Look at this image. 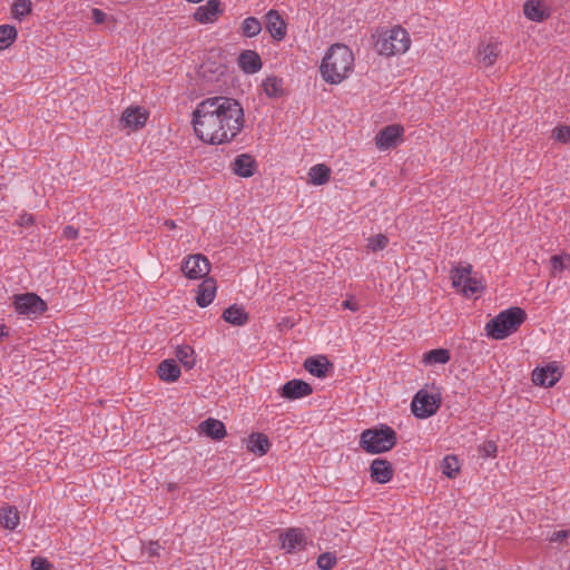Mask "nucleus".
I'll return each mask as SVG.
<instances>
[{"label":"nucleus","mask_w":570,"mask_h":570,"mask_svg":"<svg viewBox=\"0 0 570 570\" xmlns=\"http://www.w3.org/2000/svg\"><path fill=\"white\" fill-rule=\"evenodd\" d=\"M223 13L219 0H208L194 12V19L199 23H213Z\"/></svg>","instance_id":"obj_15"},{"label":"nucleus","mask_w":570,"mask_h":570,"mask_svg":"<svg viewBox=\"0 0 570 570\" xmlns=\"http://www.w3.org/2000/svg\"><path fill=\"white\" fill-rule=\"evenodd\" d=\"M523 12L528 19L537 22L546 20L550 14L544 2L541 0H527L523 6Z\"/></svg>","instance_id":"obj_18"},{"label":"nucleus","mask_w":570,"mask_h":570,"mask_svg":"<svg viewBox=\"0 0 570 570\" xmlns=\"http://www.w3.org/2000/svg\"><path fill=\"white\" fill-rule=\"evenodd\" d=\"M501 53V46L498 42H490L479 48V61L484 67H491Z\"/></svg>","instance_id":"obj_23"},{"label":"nucleus","mask_w":570,"mask_h":570,"mask_svg":"<svg viewBox=\"0 0 570 570\" xmlns=\"http://www.w3.org/2000/svg\"><path fill=\"white\" fill-rule=\"evenodd\" d=\"M279 541L282 548L287 553H295L305 549L307 539L303 530L298 528H291L279 534Z\"/></svg>","instance_id":"obj_10"},{"label":"nucleus","mask_w":570,"mask_h":570,"mask_svg":"<svg viewBox=\"0 0 570 570\" xmlns=\"http://www.w3.org/2000/svg\"><path fill=\"white\" fill-rule=\"evenodd\" d=\"M238 66L245 73H256L262 67V59L254 50H244L238 57Z\"/></svg>","instance_id":"obj_17"},{"label":"nucleus","mask_w":570,"mask_h":570,"mask_svg":"<svg viewBox=\"0 0 570 570\" xmlns=\"http://www.w3.org/2000/svg\"><path fill=\"white\" fill-rule=\"evenodd\" d=\"M17 312L20 314H39L46 311V303L36 294L18 295L14 301Z\"/></svg>","instance_id":"obj_11"},{"label":"nucleus","mask_w":570,"mask_h":570,"mask_svg":"<svg viewBox=\"0 0 570 570\" xmlns=\"http://www.w3.org/2000/svg\"><path fill=\"white\" fill-rule=\"evenodd\" d=\"M91 18L95 21V23L101 24L106 21L107 14L102 10L95 8L91 11Z\"/></svg>","instance_id":"obj_45"},{"label":"nucleus","mask_w":570,"mask_h":570,"mask_svg":"<svg viewBox=\"0 0 570 570\" xmlns=\"http://www.w3.org/2000/svg\"><path fill=\"white\" fill-rule=\"evenodd\" d=\"M63 236L67 239H76L78 237V229H76L73 226H66L63 228Z\"/></svg>","instance_id":"obj_46"},{"label":"nucleus","mask_w":570,"mask_h":570,"mask_svg":"<svg viewBox=\"0 0 570 570\" xmlns=\"http://www.w3.org/2000/svg\"><path fill=\"white\" fill-rule=\"evenodd\" d=\"M233 170L237 176L252 177L256 170V161L250 155L242 154L235 158Z\"/></svg>","instance_id":"obj_19"},{"label":"nucleus","mask_w":570,"mask_h":570,"mask_svg":"<svg viewBox=\"0 0 570 570\" xmlns=\"http://www.w3.org/2000/svg\"><path fill=\"white\" fill-rule=\"evenodd\" d=\"M554 137L561 142H570V126H563L553 130Z\"/></svg>","instance_id":"obj_43"},{"label":"nucleus","mask_w":570,"mask_h":570,"mask_svg":"<svg viewBox=\"0 0 570 570\" xmlns=\"http://www.w3.org/2000/svg\"><path fill=\"white\" fill-rule=\"evenodd\" d=\"M569 532L564 530L556 531L550 538L551 542H561L568 537Z\"/></svg>","instance_id":"obj_47"},{"label":"nucleus","mask_w":570,"mask_h":570,"mask_svg":"<svg viewBox=\"0 0 570 570\" xmlns=\"http://www.w3.org/2000/svg\"><path fill=\"white\" fill-rule=\"evenodd\" d=\"M223 320L234 326L245 325L248 321V314L245 312L244 307L233 304L227 307L222 315Z\"/></svg>","instance_id":"obj_24"},{"label":"nucleus","mask_w":570,"mask_h":570,"mask_svg":"<svg viewBox=\"0 0 570 570\" xmlns=\"http://www.w3.org/2000/svg\"><path fill=\"white\" fill-rule=\"evenodd\" d=\"M392 464L384 459H375L370 466L371 478L377 483H387L393 476Z\"/></svg>","instance_id":"obj_16"},{"label":"nucleus","mask_w":570,"mask_h":570,"mask_svg":"<svg viewBox=\"0 0 570 570\" xmlns=\"http://www.w3.org/2000/svg\"><path fill=\"white\" fill-rule=\"evenodd\" d=\"M525 318L527 314L522 308L510 307L487 323V334L493 340H503L517 332Z\"/></svg>","instance_id":"obj_3"},{"label":"nucleus","mask_w":570,"mask_h":570,"mask_svg":"<svg viewBox=\"0 0 570 570\" xmlns=\"http://www.w3.org/2000/svg\"><path fill=\"white\" fill-rule=\"evenodd\" d=\"M194 350L188 345L177 346L175 356L187 368L195 365Z\"/></svg>","instance_id":"obj_32"},{"label":"nucleus","mask_w":570,"mask_h":570,"mask_svg":"<svg viewBox=\"0 0 570 570\" xmlns=\"http://www.w3.org/2000/svg\"><path fill=\"white\" fill-rule=\"evenodd\" d=\"M200 430L214 440H222L226 435V429L222 421L207 419L200 423Z\"/></svg>","instance_id":"obj_26"},{"label":"nucleus","mask_w":570,"mask_h":570,"mask_svg":"<svg viewBox=\"0 0 570 570\" xmlns=\"http://www.w3.org/2000/svg\"><path fill=\"white\" fill-rule=\"evenodd\" d=\"M158 375L159 379L164 382H175L180 376V367L176 363L175 360L168 358L164 360L158 365Z\"/></svg>","instance_id":"obj_22"},{"label":"nucleus","mask_w":570,"mask_h":570,"mask_svg":"<svg viewBox=\"0 0 570 570\" xmlns=\"http://www.w3.org/2000/svg\"><path fill=\"white\" fill-rule=\"evenodd\" d=\"M354 57L351 49L341 43L333 45L321 65V73L326 82L340 83L353 70Z\"/></svg>","instance_id":"obj_2"},{"label":"nucleus","mask_w":570,"mask_h":570,"mask_svg":"<svg viewBox=\"0 0 570 570\" xmlns=\"http://www.w3.org/2000/svg\"><path fill=\"white\" fill-rule=\"evenodd\" d=\"M313 393L312 386L302 380H291L281 387V396L287 400H296Z\"/></svg>","instance_id":"obj_14"},{"label":"nucleus","mask_w":570,"mask_h":570,"mask_svg":"<svg viewBox=\"0 0 570 570\" xmlns=\"http://www.w3.org/2000/svg\"><path fill=\"white\" fill-rule=\"evenodd\" d=\"M551 263V273L553 276H557L558 274L562 273L570 263V254H561V255H553L550 258Z\"/></svg>","instance_id":"obj_34"},{"label":"nucleus","mask_w":570,"mask_h":570,"mask_svg":"<svg viewBox=\"0 0 570 570\" xmlns=\"http://www.w3.org/2000/svg\"><path fill=\"white\" fill-rule=\"evenodd\" d=\"M425 361L434 364H445L450 361V352L445 348L431 350L425 354Z\"/></svg>","instance_id":"obj_36"},{"label":"nucleus","mask_w":570,"mask_h":570,"mask_svg":"<svg viewBox=\"0 0 570 570\" xmlns=\"http://www.w3.org/2000/svg\"><path fill=\"white\" fill-rule=\"evenodd\" d=\"M244 125V111L235 99L216 96L199 102L193 112L196 135L205 142L220 145L234 139Z\"/></svg>","instance_id":"obj_1"},{"label":"nucleus","mask_w":570,"mask_h":570,"mask_svg":"<svg viewBox=\"0 0 570 570\" xmlns=\"http://www.w3.org/2000/svg\"><path fill=\"white\" fill-rule=\"evenodd\" d=\"M262 31V23L255 17L246 18L240 26V32L244 37L253 38Z\"/></svg>","instance_id":"obj_31"},{"label":"nucleus","mask_w":570,"mask_h":570,"mask_svg":"<svg viewBox=\"0 0 570 570\" xmlns=\"http://www.w3.org/2000/svg\"><path fill=\"white\" fill-rule=\"evenodd\" d=\"M265 27L276 41H281L286 37L287 26L277 10L271 9L265 14Z\"/></svg>","instance_id":"obj_13"},{"label":"nucleus","mask_w":570,"mask_h":570,"mask_svg":"<svg viewBox=\"0 0 570 570\" xmlns=\"http://www.w3.org/2000/svg\"><path fill=\"white\" fill-rule=\"evenodd\" d=\"M17 29L10 24L0 26V50L7 49L17 38Z\"/></svg>","instance_id":"obj_33"},{"label":"nucleus","mask_w":570,"mask_h":570,"mask_svg":"<svg viewBox=\"0 0 570 570\" xmlns=\"http://www.w3.org/2000/svg\"><path fill=\"white\" fill-rule=\"evenodd\" d=\"M160 546L158 542H150L146 548V551L149 557H156L159 554Z\"/></svg>","instance_id":"obj_48"},{"label":"nucleus","mask_w":570,"mask_h":570,"mask_svg":"<svg viewBox=\"0 0 570 570\" xmlns=\"http://www.w3.org/2000/svg\"><path fill=\"white\" fill-rule=\"evenodd\" d=\"M330 176H331V169L324 164L315 165L308 171L309 181L313 185H317V186L324 185L325 183H327L330 180Z\"/></svg>","instance_id":"obj_29"},{"label":"nucleus","mask_w":570,"mask_h":570,"mask_svg":"<svg viewBox=\"0 0 570 570\" xmlns=\"http://www.w3.org/2000/svg\"><path fill=\"white\" fill-rule=\"evenodd\" d=\"M441 470L448 478H454L460 470L456 456L446 455L441 462Z\"/></svg>","instance_id":"obj_35"},{"label":"nucleus","mask_w":570,"mask_h":570,"mask_svg":"<svg viewBox=\"0 0 570 570\" xmlns=\"http://www.w3.org/2000/svg\"><path fill=\"white\" fill-rule=\"evenodd\" d=\"M32 3L30 0H14L12 4V16L21 20L23 17L31 12Z\"/></svg>","instance_id":"obj_37"},{"label":"nucleus","mask_w":570,"mask_h":570,"mask_svg":"<svg viewBox=\"0 0 570 570\" xmlns=\"http://www.w3.org/2000/svg\"><path fill=\"white\" fill-rule=\"evenodd\" d=\"M16 224L20 227H30L35 224V217L31 214L23 213L19 215Z\"/></svg>","instance_id":"obj_44"},{"label":"nucleus","mask_w":570,"mask_h":570,"mask_svg":"<svg viewBox=\"0 0 570 570\" xmlns=\"http://www.w3.org/2000/svg\"><path fill=\"white\" fill-rule=\"evenodd\" d=\"M263 88L267 97L276 98L283 95V80L271 76L263 81Z\"/></svg>","instance_id":"obj_30"},{"label":"nucleus","mask_w":570,"mask_h":570,"mask_svg":"<svg viewBox=\"0 0 570 570\" xmlns=\"http://www.w3.org/2000/svg\"><path fill=\"white\" fill-rule=\"evenodd\" d=\"M52 566L50 562L42 557H35L31 560V569L32 570H51Z\"/></svg>","instance_id":"obj_42"},{"label":"nucleus","mask_w":570,"mask_h":570,"mask_svg":"<svg viewBox=\"0 0 570 570\" xmlns=\"http://www.w3.org/2000/svg\"><path fill=\"white\" fill-rule=\"evenodd\" d=\"M441 406L439 394H431L425 390H420L411 403L412 413L419 419H426L436 413Z\"/></svg>","instance_id":"obj_6"},{"label":"nucleus","mask_w":570,"mask_h":570,"mask_svg":"<svg viewBox=\"0 0 570 570\" xmlns=\"http://www.w3.org/2000/svg\"><path fill=\"white\" fill-rule=\"evenodd\" d=\"M389 244V238L383 234H377L368 238V248L372 252L384 249Z\"/></svg>","instance_id":"obj_38"},{"label":"nucleus","mask_w":570,"mask_h":570,"mask_svg":"<svg viewBox=\"0 0 570 570\" xmlns=\"http://www.w3.org/2000/svg\"><path fill=\"white\" fill-rule=\"evenodd\" d=\"M498 446L493 441H487L479 446V454L482 458H493L497 455Z\"/></svg>","instance_id":"obj_41"},{"label":"nucleus","mask_w":570,"mask_h":570,"mask_svg":"<svg viewBox=\"0 0 570 570\" xmlns=\"http://www.w3.org/2000/svg\"><path fill=\"white\" fill-rule=\"evenodd\" d=\"M396 442V432L385 424L366 429L360 436V446L371 454L387 452L395 446Z\"/></svg>","instance_id":"obj_4"},{"label":"nucleus","mask_w":570,"mask_h":570,"mask_svg":"<svg viewBox=\"0 0 570 570\" xmlns=\"http://www.w3.org/2000/svg\"><path fill=\"white\" fill-rule=\"evenodd\" d=\"M337 562L336 557L331 552H324L317 558V566L322 570H331Z\"/></svg>","instance_id":"obj_39"},{"label":"nucleus","mask_w":570,"mask_h":570,"mask_svg":"<svg viewBox=\"0 0 570 570\" xmlns=\"http://www.w3.org/2000/svg\"><path fill=\"white\" fill-rule=\"evenodd\" d=\"M216 282L212 277L205 278L202 284L198 286V293L196 297V302L200 307L208 306L216 294Z\"/></svg>","instance_id":"obj_20"},{"label":"nucleus","mask_w":570,"mask_h":570,"mask_svg":"<svg viewBox=\"0 0 570 570\" xmlns=\"http://www.w3.org/2000/svg\"><path fill=\"white\" fill-rule=\"evenodd\" d=\"M20 521L19 512L17 508L14 507H3L0 510V524L8 529V530H14Z\"/></svg>","instance_id":"obj_28"},{"label":"nucleus","mask_w":570,"mask_h":570,"mask_svg":"<svg viewBox=\"0 0 570 570\" xmlns=\"http://www.w3.org/2000/svg\"><path fill=\"white\" fill-rule=\"evenodd\" d=\"M184 275L190 279L205 277L210 271V263L202 254L189 255L181 264Z\"/></svg>","instance_id":"obj_7"},{"label":"nucleus","mask_w":570,"mask_h":570,"mask_svg":"<svg viewBox=\"0 0 570 570\" xmlns=\"http://www.w3.org/2000/svg\"><path fill=\"white\" fill-rule=\"evenodd\" d=\"M562 376V367L558 362H551L544 367L537 368L532 373V381L535 385L551 387Z\"/></svg>","instance_id":"obj_8"},{"label":"nucleus","mask_w":570,"mask_h":570,"mask_svg":"<svg viewBox=\"0 0 570 570\" xmlns=\"http://www.w3.org/2000/svg\"><path fill=\"white\" fill-rule=\"evenodd\" d=\"M271 442L263 433H252L248 436L247 450L256 455H264L268 452Z\"/></svg>","instance_id":"obj_25"},{"label":"nucleus","mask_w":570,"mask_h":570,"mask_svg":"<svg viewBox=\"0 0 570 570\" xmlns=\"http://www.w3.org/2000/svg\"><path fill=\"white\" fill-rule=\"evenodd\" d=\"M403 127L401 125H389L382 128L375 136V145L380 150H387L396 147L402 140Z\"/></svg>","instance_id":"obj_9"},{"label":"nucleus","mask_w":570,"mask_h":570,"mask_svg":"<svg viewBox=\"0 0 570 570\" xmlns=\"http://www.w3.org/2000/svg\"><path fill=\"white\" fill-rule=\"evenodd\" d=\"M342 307L345 309H351V311L355 312L358 309V304L353 299H345L342 303Z\"/></svg>","instance_id":"obj_49"},{"label":"nucleus","mask_w":570,"mask_h":570,"mask_svg":"<svg viewBox=\"0 0 570 570\" xmlns=\"http://www.w3.org/2000/svg\"><path fill=\"white\" fill-rule=\"evenodd\" d=\"M148 119V112L141 107H128L124 110L120 125L124 128L137 130L145 126Z\"/></svg>","instance_id":"obj_12"},{"label":"nucleus","mask_w":570,"mask_h":570,"mask_svg":"<svg viewBox=\"0 0 570 570\" xmlns=\"http://www.w3.org/2000/svg\"><path fill=\"white\" fill-rule=\"evenodd\" d=\"M482 283L473 275L468 279L465 287L462 289L464 295H474L482 292Z\"/></svg>","instance_id":"obj_40"},{"label":"nucleus","mask_w":570,"mask_h":570,"mask_svg":"<svg viewBox=\"0 0 570 570\" xmlns=\"http://www.w3.org/2000/svg\"><path fill=\"white\" fill-rule=\"evenodd\" d=\"M411 39L409 32L397 26L379 36L375 42L376 51L383 56H395L409 50Z\"/></svg>","instance_id":"obj_5"},{"label":"nucleus","mask_w":570,"mask_h":570,"mask_svg":"<svg viewBox=\"0 0 570 570\" xmlns=\"http://www.w3.org/2000/svg\"><path fill=\"white\" fill-rule=\"evenodd\" d=\"M165 225L170 228V229H174L176 227V224L174 220H166L165 222Z\"/></svg>","instance_id":"obj_50"},{"label":"nucleus","mask_w":570,"mask_h":570,"mask_svg":"<svg viewBox=\"0 0 570 570\" xmlns=\"http://www.w3.org/2000/svg\"><path fill=\"white\" fill-rule=\"evenodd\" d=\"M333 365L327 361L325 356L307 357L304 362V367L312 375L323 379L326 376L328 367Z\"/></svg>","instance_id":"obj_21"},{"label":"nucleus","mask_w":570,"mask_h":570,"mask_svg":"<svg viewBox=\"0 0 570 570\" xmlns=\"http://www.w3.org/2000/svg\"><path fill=\"white\" fill-rule=\"evenodd\" d=\"M3 335V332H0V337Z\"/></svg>","instance_id":"obj_51"},{"label":"nucleus","mask_w":570,"mask_h":570,"mask_svg":"<svg viewBox=\"0 0 570 570\" xmlns=\"http://www.w3.org/2000/svg\"><path fill=\"white\" fill-rule=\"evenodd\" d=\"M471 275L472 266L470 264L453 267L451 271L452 286L462 292Z\"/></svg>","instance_id":"obj_27"}]
</instances>
